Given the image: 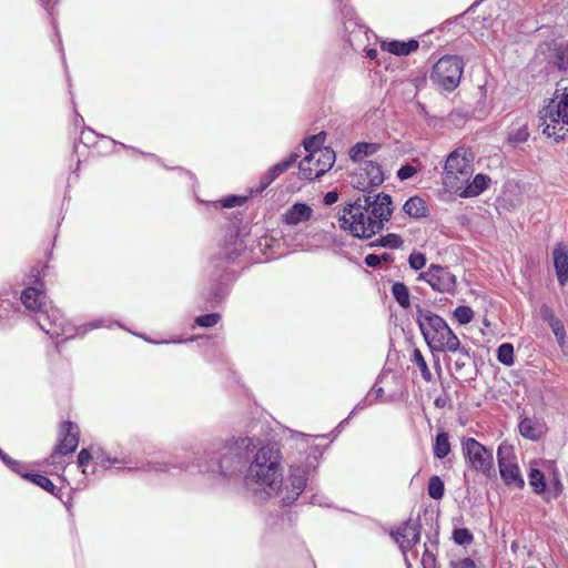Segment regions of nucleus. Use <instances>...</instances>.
Masks as SVG:
<instances>
[{
  "label": "nucleus",
  "instance_id": "nucleus-1",
  "mask_svg": "<svg viewBox=\"0 0 568 568\" xmlns=\"http://www.w3.org/2000/svg\"><path fill=\"white\" fill-rule=\"evenodd\" d=\"M282 454L276 444L270 443L257 449L251 462L245 484L266 497L282 496L283 506L292 505L306 488L310 466L294 463L283 480Z\"/></svg>",
  "mask_w": 568,
  "mask_h": 568
},
{
  "label": "nucleus",
  "instance_id": "nucleus-2",
  "mask_svg": "<svg viewBox=\"0 0 568 568\" xmlns=\"http://www.w3.org/2000/svg\"><path fill=\"white\" fill-rule=\"evenodd\" d=\"M256 447L255 439L243 436L229 440L214 439L194 454H189L180 463L149 462L142 469L145 471H170L172 468L190 470L196 468L200 473L231 477L237 473L247 455Z\"/></svg>",
  "mask_w": 568,
  "mask_h": 568
},
{
  "label": "nucleus",
  "instance_id": "nucleus-3",
  "mask_svg": "<svg viewBox=\"0 0 568 568\" xmlns=\"http://www.w3.org/2000/svg\"><path fill=\"white\" fill-rule=\"evenodd\" d=\"M392 214L390 195L369 191L343 207L338 215V225L354 237L371 239L384 230Z\"/></svg>",
  "mask_w": 568,
  "mask_h": 568
},
{
  "label": "nucleus",
  "instance_id": "nucleus-4",
  "mask_svg": "<svg viewBox=\"0 0 568 568\" xmlns=\"http://www.w3.org/2000/svg\"><path fill=\"white\" fill-rule=\"evenodd\" d=\"M416 322L434 356L438 353L460 352L464 357H468V349L460 345L458 336L442 316L429 310L417 308Z\"/></svg>",
  "mask_w": 568,
  "mask_h": 568
},
{
  "label": "nucleus",
  "instance_id": "nucleus-5",
  "mask_svg": "<svg viewBox=\"0 0 568 568\" xmlns=\"http://www.w3.org/2000/svg\"><path fill=\"white\" fill-rule=\"evenodd\" d=\"M542 133L556 141L568 134V89L557 88L554 97L540 111Z\"/></svg>",
  "mask_w": 568,
  "mask_h": 568
},
{
  "label": "nucleus",
  "instance_id": "nucleus-6",
  "mask_svg": "<svg viewBox=\"0 0 568 568\" xmlns=\"http://www.w3.org/2000/svg\"><path fill=\"white\" fill-rule=\"evenodd\" d=\"M34 318L39 327L48 334L51 338L65 336L70 339L75 335H84L88 331L104 326L102 320L93 321L83 327L71 328L67 323L60 311L53 306L45 305L36 315Z\"/></svg>",
  "mask_w": 568,
  "mask_h": 568
},
{
  "label": "nucleus",
  "instance_id": "nucleus-7",
  "mask_svg": "<svg viewBox=\"0 0 568 568\" xmlns=\"http://www.w3.org/2000/svg\"><path fill=\"white\" fill-rule=\"evenodd\" d=\"M471 152L464 148L454 150L446 160L444 168V183L454 191L459 192L467 184L473 175Z\"/></svg>",
  "mask_w": 568,
  "mask_h": 568
},
{
  "label": "nucleus",
  "instance_id": "nucleus-8",
  "mask_svg": "<svg viewBox=\"0 0 568 568\" xmlns=\"http://www.w3.org/2000/svg\"><path fill=\"white\" fill-rule=\"evenodd\" d=\"M463 59L457 55H444L433 67L430 80L446 91L455 90L462 79Z\"/></svg>",
  "mask_w": 568,
  "mask_h": 568
},
{
  "label": "nucleus",
  "instance_id": "nucleus-9",
  "mask_svg": "<svg viewBox=\"0 0 568 568\" xmlns=\"http://www.w3.org/2000/svg\"><path fill=\"white\" fill-rule=\"evenodd\" d=\"M462 450L468 466L475 471L481 473L487 477L495 475L493 450L485 447L473 437L464 438Z\"/></svg>",
  "mask_w": 568,
  "mask_h": 568
},
{
  "label": "nucleus",
  "instance_id": "nucleus-10",
  "mask_svg": "<svg viewBox=\"0 0 568 568\" xmlns=\"http://www.w3.org/2000/svg\"><path fill=\"white\" fill-rule=\"evenodd\" d=\"M335 160V152L331 148L315 150L300 162V178L308 181L318 179L334 165Z\"/></svg>",
  "mask_w": 568,
  "mask_h": 568
},
{
  "label": "nucleus",
  "instance_id": "nucleus-11",
  "mask_svg": "<svg viewBox=\"0 0 568 568\" xmlns=\"http://www.w3.org/2000/svg\"><path fill=\"white\" fill-rule=\"evenodd\" d=\"M497 462L500 477L506 486L521 489L525 480L521 476L514 447L501 443L497 449Z\"/></svg>",
  "mask_w": 568,
  "mask_h": 568
},
{
  "label": "nucleus",
  "instance_id": "nucleus-12",
  "mask_svg": "<svg viewBox=\"0 0 568 568\" xmlns=\"http://www.w3.org/2000/svg\"><path fill=\"white\" fill-rule=\"evenodd\" d=\"M417 280L426 282L438 293L454 294L456 292V276L447 267L438 264H430L426 271L419 273Z\"/></svg>",
  "mask_w": 568,
  "mask_h": 568
},
{
  "label": "nucleus",
  "instance_id": "nucleus-13",
  "mask_svg": "<svg viewBox=\"0 0 568 568\" xmlns=\"http://www.w3.org/2000/svg\"><path fill=\"white\" fill-rule=\"evenodd\" d=\"M420 528L422 526L417 520H407L395 530H392L390 536L399 546L403 554H406L419 542Z\"/></svg>",
  "mask_w": 568,
  "mask_h": 568
},
{
  "label": "nucleus",
  "instance_id": "nucleus-14",
  "mask_svg": "<svg viewBox=\"0 0 568 568\" xmlns=\"http://www.w3.org/2000/svg\"><path fill=\"white\" fill-rule=\"evenodd\" d=\"M383 182L384 173L381 165L374 161H366L359 165L354 185L365 192L367 187L378 186Z\"/></svg>",
  "mask_w": 568,
  "mask_h": 568
},
{
  "label": "nucleus",
  "instance_id": "nucleus-15",
  "mask_svg": "<svg viewBox=\"0 0 568 568\" xmlns=\"http://www.w3.org/2000/svg\"><path fill=\"white\" fill-rule=\"evenodd\" d=\"M79 427L72 422H64L59 434V444L54 448L51 458L55 455H68L73 453L79 444Z\"/></svg>",
  "mask_w": 568,
  "mask_h": 568
},
{
  "label": "nucleus",
  "instance_id": "nucleus-16",
  "mask_svg": "<svg viewBox=\"0 0 568 568\" xmlns=\"http://www.w3.org/2000/svg\"><path fill=\"white\" fill-rule=\"evenodd\" d=\"M297 153H291L283 161L271 166L260 179L256 193H262L270 184H272L281 174L287 171L298 159Z\"/></svg>",
  "mask_w": 568,
  "mask_h": 568
},
{
  "label": "nucleus",
  "instance_id": "nucleus-17",
  "mask_svg": "<svg viewBox=\"0 0 568 568\" xmlns=\"http://www.w3.org/2000/svg\"><path fill=\"white\" fill-rule=\"evenodd\" d=\"M552 260L558 283L565 286L568 283V252L564 244H556L552 250Z\"/></svg>",
  "mask_w": 568,
  "mask_h": 568
},
{
  "label": "nucleus",
  "instance_id": "nucleus-18",
  "mask_svg": "<svg viewBox=\"0 0 568 568\" xmlns=\"http://www.w3.org/2000/svg\"><path fill=\"white\" fill-rule=\"evenodd\" d=\"M549 63L560 71L568 70V41H554L549 48Z\"/></svg>",
  "mask_w": 568,
  "mask_h": 568
},
{
  "label": "nucleus",
  "instance_id": "nucleus-19",
  "mask_svg": "<svg viewBox=\"0 0 568 568\" xmlns=\"http://www.w3.org/2000/svg\"><path fill=\"white\" fill-rule=\"evenodd\" d=\"M44 298V293L38 287H27L20 296L21 303L34 315L47 305Z\"/></svg>",
  "mask_w": 568,
  "mask_h": 568
},
{
  "label": "nucleus",
  "instance_id": "nucleus-20",
  "mask_svg": "<svg viewBox=\"0 0 568 568\" xmlns=\"http://www.w3.org/2000/svg\"><path fill=\"white\" fill-rule=\"evenodd\" d=\"M312 209L305 203H295L283 215V222L287 225H296L306 222L312 216Z\"/></svg>",
  "mask_w": 568,
  "mask_h": 568
},
{
  "label": "nucleus",
  "instance_id": "nucleus-21",
  "mask_svg": "<svg viewBox=\"0 0 568 568\" xmlns=\"http://www.w3.org/2000/svg\"><path fill=\"white\" fill-rule=\"evenodd\" d=\"M381 150V144L372 142H358L349 150V158L353 162L362 165L366 158L374 155Z\"/></svg>",
  "mask_w": 568,
  "mask_h": 568
},
{
  "label": "nucleus",
  "instance_id": "nucleus-22",
  "mask_svg": "<svg viewBox=\"0 0 568 568\" xmlns=\"http://www.w3.org/2000/svg\"><path fill=\"white\" fill-rule=\"evenodd\" d=\"M490 182V179L485 174H477L475 178L467 182V184L458 193L464 197L477 196L483 193Z\"/></svg>",
  "mask_w": 568,
  "mask_h": 568
},
{
  "label": "nucleus",
  "instance_id": "nucleus-23",
  "mask_svg": "<svg viewBox=\"0 0 568 568\" xmlns=\"http://www.w3.org/2000/svg\"><path fill=\"white\" fill-rule=\"evenodd\" d=\"M381 48L384 51L393 53L395 55H408L410 52L415 51L418 48V42L416 40L409 41H397L393 40L389 42H382Z\"/></svg>",
  "mask_w": 568,
  "mask_h": 568
},
{
  "label": "nucleus",
  "instance_id": "nucleus-24",
  "mask_svg": "<svg viewBox=\"0 0 568 568\" xmlns=\"http://www.w3.org/2000/svg\"><path fill=\"white\" fill-rule=\"evenodd\" d=\"M403 210L407 215L414 219H420L427 214L426 203L418 196L409 197L403 205Z\"/></svg>",
  "mask_w": 568,
  "mask_h": 568
},
{
  "label": "nucleus",
  "instance_id": "nucleus-25",
  "mask_svg": "<svg viewBox=\"0 0 568 568\" xmlns=\"http://www.w3.org/2000/svg\"><path fill=\"white\" fill-rule=\"evenodd\" d=\"M529 138V131L526 123H514L508 131L507 140L514 145L524 143Z\"/></svg>",
  "mask_w": 568,
  "mask_h": 568
},
{
  "label": "nucleus",
  "instance_id": "nucleus-26",
  "mask_svg": "<svg viewBox=\"0 0 568 568\" xmlns=\"http://www.w3.org/2000/svg\"><path fill=\"white\" fill-rule=\"evenodd\" d=\"M403 244H404V241L400 235L395 234V233H388V234L382 235L378 239H376L375 241L371 242L368 244V246L369 247L381 246V247L395 250V248L402 247Z\"/></svg>",
  "mask_w": 568,
  "mask_h": 568
},
{
  "label": "nucleus",
  "instance_id": "nucleus-27",
  "mask_svg": "<svg viewBox=\"0 0 568 568\" xmlns=\"http://www.w3.org/2000/svg\"><path fill=\"white\" fill-rule=\"evenodd\" d=\"M433 452L438 459L445 458L450 453L449 436L446 432L436 435Z\"/></svg>",
  "mask_w": 568,
  "mask_h": 568
},
{
  "label": "nucleus",
  "instance_id": "nucleus-28",
  "mask_svg": "<svg viewBox=\"0 0 568 568\" xmlns=\"http://www.w3.org/2000/svg\"><path fill=\"white\" fill-rule=\"evenodd\" d=\"M519 432L524 437L532 440H537L541 435L538 425L532 419L527 417L520 420Z\"/></svg>",
  "mask_w": 568,
  "mask_h": 568
},
{
  "label": "nucleus",
  "instance_id": "nucleus-29",
  "mask_svg": "<svg viewBox=\"0 0 568 568\" xmlns=\"http://www.w3.org/2000/svg\"><path fill=\"white\" fill-rule=\"evenodd\" d=\"M392 294L396 302L403 307L407 308L410 305L409 301V290L408 287L400 282H396L392 286Z\"/></svg>",
  "mask_w": 568,
  "mask_h": 568
},
{
  "label": "nucleus",
  "instance_id": "nucleus-30",
  "mask_svg": "<svg viewBox=\"0 0 568 568\" xmlns=\"http://www.w3.org/2000/svg\"><path fill=\"white\" fill-rule=\"evenodd\" d=\"M22 478L30 480L34 485L43 488L44 490L51 493L52 495H57L54 484L44 475L26 473L22 474Z\"/></svg>",
  "mask_w": 568,
  "mask_h": 568
},
{
  "label": "nucleus",
  "instance_id": "nucleus-31",
  "mask_svg": "<svg viewBox=\"0 0 568 568\" xmlns=\"http://www.w3.org/2000/svg\"><path fill=\"white\" fill-rule=\"evenodd\" d=\"M410 361L419 368V371L422 373V377L426 382H430L433 378L432 372L428 368L425 357L423 356L422 352L418 348L413 349Z\"/></svg>",
  "mask_w": 568,
  "mask_h": 568
},
{
  "label": "nucleus",
  "instance_id": "nucleus-32",
  "mask_svg": "<svg viewBox=\"0 0 568 568\" xmlns=\"http://www.w3.org/2000/svg\"><path fill=\"white\" fill-rule=\"evenodd\" d=\"M529 485L536 494H542L546 489V481L544 474L537 468H530L528 474Z\"/></svg>",
  "mask_w": 568,
  "mask_h": 568
},
{
  "label": "nucleus",
  "instance_id": "nucleus-33",
  "mask_svg": "<svg viewBox=\"0 0 568 568\" xmlns=\"http://www.w3.org/2000/svg\"><path fill=\"white\" fill-rule=\"evenodd\" d=\"M497 359L506 366H511L515 363L513 344L504 343L499 345L497 349Z\"/></svg>",
  "mask_w": 568,
  "mask_h": 568
},
{
  "label": "nucleus",
  "instance_id": "nucleus-34",
  "mask_svg": "<svg viewBox=\"0 0 568 568\" xmlns=\"http://www.w3.org/2000/svg\"><path fill=\"white\" fill-rule=\"evenodd\" d=\"M427 491L433 499H442L444 496L445 487L444 481L438 476H432L428 481Z\"/></svg>",
  "mask_w": 568,
  "mask_h": 568
},
{
  "label": "nucleus",
  "instance_id": "nucleus-35",
  "mask_svg": "<svg viewBox=\"0 0 568 568\" xmlns=\"http://www.w3.org/2000/svg\"><path fill=\"white\" fill-rule=\"evenodd\" d=\"M548 325L550 326L559 347L564 348L567 345V334L564 322L560 318H557Z\"/></svg>",
  "mask_w": 568,
  "mask_h": 568
},
{
  "label": "nucleus",
  "instance_id": "nucleus-36",
  "mask_svg": "<svg viewBox=\"0 0 568 568\" xmlns=\"http://www.w3.org/2000/svg\"><path fill=\"white\" fill-rule=\"evenodd\" d=\"M454 317L458 321L459 324L466 325L473 321L474 312L470 307L460 305L455 308Z\"/></svg>",
  "mask_w": 568,
  "mask_h": 568
},
{
  "label": "nucleus",
  "instance_id": "nucleus-37",
  "mask_svg": "<svg viewBox=\"0 0 568 568\" xmlns=\"http://www.w3.org/2000/svg\"><path fill=\"white\" fill-rule=\"evenodd\" d=\"M474 537L467 528H457L453 531V540L460 546H468L471 544Z\"/></svg>",
  "mask_w": 568,
  "mask_h": 568
},
{
  "label": "nucleus",
  "instance_id": "nucleus-38",
  "mask_svg": "<svg viewBox=\"0 0 568 568\" xmlns=\"http://www.w3.org/2000/svg\"><path fill=\"white\" fill-rule=\"evenodd\" d=\"M94 459L97 464L101 465L104 468H111L112 465L122 464L121 460L116 458H111L110 456L106 455L104 450L100 448L94 450Z\"/></svg>",
  "mask_w": 568,
  "mask_h": 568
},
{
  "label": "nucleus",
  "instance_id": "nucleus-39",
  "mask_svg": "<svg viewBox=\"0 0 568 568\" xmlns=\"http://www.w3.org/2000/svg\"><path fill=\"white\" fill-rule=\"evenodd\" d=\"M221 320L220 313H210L200 315L195 318V324L201 327H213Z\"/></svg>",
  "mask_w": 568,
  "mask_h": 568
},
{
  "label": "nucleus",
  "instance_id": "nucleus-40",
  "mask_svg": "<svg viewBox=\"0 0 568 568\" xmlns=\"http://www.w3.org/2000/svg\"><path fill=\"white\" fill-rule=\"evenodd\" d=\"M426 256L425 254L420 253V252H416L414 251L413 253H410L409 257H408V264L410 266V268L415 270V271H419L422 268L425 267L426 265Z\"/></svg>",
  "mask_w": 568,
  "mask_h": 568
},
{
  "label": "nucleus",
  "instance_id": "nucleus-41",
  "mask_svg": "<svg viewBox=\"0 0 568 568\" xmlns=\"http://www.w3.org/2000/svg\"><path fill=\"white\" fill-rule=\"evenodd\" d=\"M375 403V399L372 398V394H367L363 399H361L353 410L349 413L348 417L345 418L339 423V426H342L344 423H346L356 412L363 410L369 406H372Z\"/></svg>",
  "mask_w": 568,
  "mask_h": 568
},
{
  "label": "nucleus",
  "instance_id": "nucleus-42",
  "mask_svg": "<svg viewBox=\"0 0 568 568\" xmlns=\"http://www.w3.org/2000/svg\"><path fill=\"white\" fill-rule=\"evenodd\" d=\"M246 197L244 196H236V195H231V196H227L219 202H216L214 205L217 207V205L222 206V207H235V206H239V205H242L244 202H245Z\"/></svg>",
  "mask_w": 568,
  "mask_h": 568
},
{
  "label": "nucleus",
  "instance_id": "nucleus-43",
  "mask_svg": "<svg viewBox=\"0 0 568 568\" xmlns=\"http://www.w3.org/2000/svg\"><path fill=\"white\" fill-rule=\"evenodd\" d=\"M322 134L313 135L304 141V149L311 154L315 150H322L321 144L323 142Z\"/></svg>",
  "mask_w": 568,
  "mask_h": 568
},
{
  "label": "nucleus",
  "instance_id": "nucleus-44",
  "mask_svg": "<svg viewBox=\"0 0 568 568\" xmlns=\"http://www.w3.org/2000/svg\"><path fill=\"white\" fill-rule=\"evenodd\" d=\"M94 458V453L92 454L89 449H81L78 455V465L81 468H84L89 465V463ZM82 473L85 474V469H82Z\"/></svg>",
  "mask_w": 568,
  "mask_h": 568
},
{
  "label": "nucleus",
  "instance_id": "nucleus-45",
  "mask_svg": "<svg viewBox=\"0 0 568 568\" xmlns=\"http://www.w3.org/2000/svg\"><path fill=\"white\" fill-rule=\"evenodd\" d=\"M416 173H417V169L415 166H413L410 164H406V165H403L397 171V178L400 181H405V180L413 178Z\"/></svg>",
  "mask_w": 568,
  "mask_h": 568
},
{
  "label": "nucleus",
  "instance_id": "nucleus-46",
  "mask_svg": "<svg viewBox=\"0 0 568 568\" xmlns=\"http://www.w3.org/2000/svg\"><path fill=\"white\" fill-rule=\"evenodd\" d=\"M226 293H227L226 287L223 286L222 284H217L214 287V290L211 292V296H210L209 301L212 303H217L224 298Z\"/></svg>",
  "mask_w": 568,
  "mask_h": 568
},
{
  "label": "nucleus",
  "instance_id": "nucleus-47",
  "mask_svg": "<svg viewBox=\"0 0 568 568\" xmlns=\"http://www.w3.org/2000/svg\"><path fill=\"white\" fill-rule=\"evenodd\" d=\"M422 565H423V568H436V557H435L434 552H432L427 548L425 549V551L423 554Z\"/></svg>",
  "mask_w": 568,
  "mask_h": 568
},
{
  "label": "nucleus",
  "instance_id": "nucleus-48",
  "mask_svg": "<svg viewBox=\"0 0 568 568\" xmlns=\"http://www.w3.org/2000/svg\"><path fill=\"white\" fill-rule=\"evenodd\" d=\"M540 316L541 318L547 322L548 324H550L551 322H554L555 320H557L558 317L555 315L554 311L551 307H549L548 305L544 304L541 307H540Z\"/></svg>",
  "mask_w": 568,
  "mask_h": 568
},
{
  "label": "nucleus",
  "instance_id": "nucleus-49",
  "mask_svg": "<svg viewBox=\"0 0 568 568\" xmlns=\"http://www.w3.org/2000/svg\"><path fill=\"white\" fill-rule=\"evenodd\" d=\"M450 568H476V564L470 558H464L459 560H452Z\"/></svg>",
  "mask_w": 568,
  "mask_h": 568
},
{
  "label": "nucleus",
  "instance_id": "nucleus-50",
  "mask_svg": "<svg viewBox=\"0 0 568 568\" xmlns=\"http://www.w3.org/2000/svg\"><path fill=\"white\" fill-rule=\"evenodd\" d=\"M12 471L19 474L21 477H22V471H21V464L20 462L16 460V459H12L9 455L8 457L6 458V460L3 462Z\"/></svg>",
  "mask_w": 568,
  "mask_h": 568
},
{
  "label": "nucleus",
  "instance_id": "nucleus-51",
  "mask_svg": "<svg viewBox=\"0 0 568 568\" xmlns=\"http://www.w3.org/2000/svg\"><path fill=\"white\" fill-rule=\"evenodd\" d=\"M365 264L369 267H378L381 265V257L377 254H368L364 260Z\"/></svg>",
  "mask_w": 568,
  "mask_h": 568
},
{
  "label": "nucleus",
  "instance_id": "nucleus-52",
  "mask_svg": "<svg viewBox=\"0 0 568 568\" xmlns=\"http://www.w3.org/2000/svg\"><path fill=\"white\" fill-rule=\"evenodd\" d=\"M338 1V9L341 10L342 14L345 17V18H348L349 20L352 19L353 17V9L351 7H348L344 0H337Z\"/></svg>",
  "mask_w": 568,
  "mask_h": 568
},
{
  "label": "nucleus",
  "instance_id": "nucleus-53",
  "mask_svg": "<svg viewBox=\"0 0 568 568\" xmlns=\"http://www.w3.org/2000/svg\"><path fill=\"white\" fill-rule=\"evenodd\" d=\"M337 200H338V193L336 191H329L323 197V202L325 205H332V204L336 203Z\"/></svg>",
  "mask_w": 568,
  "mask_h": 568
},
{
  "label": "nucleus",
  "instance_id": "nucleus-54",
  "mask_svg": "<svg viewBox=\"0 0 568 568\" xmlns=\"http://www.w3.org/2000/svg\"><path fill=\"white\" fill-rule=\"evenodd\" d=\"M457 353H458V357L454 361V368L456 372H459L465 367L466 362L469 359V356L464 357L460 352H457Z\"/></svg>",
  "mask_w": 568,
  "mask_h": 568
},
{
  "label": "nucleus",
  "instance_id": "nucleus-55",
  "mask_svg": "<svg viewBox=\"0 0 568 568\" xmlns=\"http://www.w3.org/2000/svg\"><path fill=\"white\" fill-rule=\"evenodd\" d=\"M146 342L149 343H155V344H170V343H185V342H189V341H193L194 337H191L189 339H174V341H162V342H153L149 338H144Z\"/></svg>",
  "mask_w": 568,
  "mask_h": 568
},
{
  "label": "nucleus",
  "instance_id": "nucleus-56",
  "mask_svg": "<svg viewBox=\"0 0 568 568\" xmlns=\"http://www.w3.org/2000/svg\"><path fill=\"white\" fill-rule=\"evenodd\" d=\"M368 394H372V398L376 400L377 398L382 397L384 389L382 387L374 386Z\"/></svg>",
  "mask_w": 568,
  "mask_h": 568
},
{
  "label": "nucleus",
  "instance_id": "nucleus-57",
  "mask_svg": "<svg viewBox=\"0 0 568 568\" xmlns=\"http://www.w3.org/2000/svg\"><path fill=\"white\" fill-rule=\"evenodd\" d=\"M435 406L438 408H443L447 405V397L446 396H438L435 402Z\"/></svg>",
  "mask_w": 568,
  "mask_h": 568
},
{
  "label": "nucleus",
  "instance_id": "nucleus-58",
  "mask_svg": "<svg viewBox=\"0 0 568 568\" xmlns=\"http://www.w3.org/2000/svg\"><path fill=\"white\" fill-rule=\"evenodd\" d=\"M379 257H381V263L382 262L388 263V262L393 261V255L389 253H383L382 255H379Z\"/></svg>",
  "mask_w": 568,
  "mask_h": 568
},
{
  "label": "nucleus",
  "instance_id": "nucleus-59",
  "mask_svg": "<svg viewBox=\"0 0 568 568\" xmlns=\"http://www.w3.org/2000/svg\"><path fill=\"white\" fill-rule=\"evenodd\" d=\"M367 57L371 58V59H375L377 57V51L375 49H369L367 52H366Z\"/></svg>",
  "mask_w": 568,
  "mask_h": 568
},
{
  "label": "nucleus",
  "instance_id": "nucleus-60",
  "mask_svg": "<svg viewBox=\"0 0 568 568\" xmlns=\"http://www.w3.org/2000/svg\"><path fill=\"white\" fill-rule=\"evenodd\" d=\"M40 1L45 7L47 11L51 14V8L49 7V4L51 3L52 0H40Z\"/></svg>",
  "mask_w": 568,
  "mask_h": 568
},
{
  "label": "nucleus",
  "instance_id": "nucleus-61",
  "mask_svg": "<svg viewBox=\"0 0 568 568\" xmlns=\"http://www.w3.org/2000/svg\"><path fill=\"white\" fill-rule=\"evenodd\" d=\"M7 457H8V454H6V453L0 448V459H1L2 462H4Z\"/></svg>",
  "mask_w": 568,
  "mask_h": 568
},
{
  "label": "nucleus",
  "instance_id": "nucleus-62",
  "mask_svg": "<svg viewBox=\"0 0 568 568\" xmlns=\"http://www.w3.org/2000/svg\"><path fill=\"white\" fill-rule=\"evenodd\" d=\"M2 318H3V315L0 314V327L6 326V322H3Z\"/></svg>",
  "mask_w": 568,
  "mask_h": 568
},
{
  "label": "nucleus",
  "instance_id": "nucleus-63",
  "mask_svg": "<svg viewBox=\"0 0 568 568\" xmlns=\"http://www.w3.org/2000/svg\"><path fill=\"white\" fill-rule=\"evenodd\" d=\"M296 435H297V436H300V437H301V438H303V439H307V438H308V436H307V435L302 434V433H296Z\"/></svg>",
  "mask_w": 568,
  "mask_h": 568
}]
</instances>
